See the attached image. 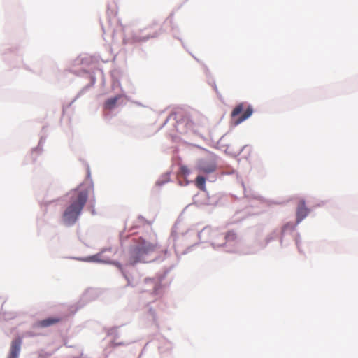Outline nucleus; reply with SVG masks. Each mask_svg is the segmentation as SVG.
Wrapping results in <instances>:
<instances>
[{"label": "nucleus", "mask_w": 358, "mask_h": 358, "mask_svg": "<svg viewBox=\"0 0 358 358\" xmlns=\"http://www.w3.org/2000/svg\"><path fill=\"white\" fill-rule=\"evenodd\" d=\"M92 192V185H82L69 194L68 205L62 215L65 225L72 226L77 222Z\"/></svg>", "instance_id": "f257e3e1"}, {"label": "nucleus", "mask_w": 358, "mask_h": 358, "mask_svg": "<svg viewBox=\"0 0 358 358\" xmlns=\"http://www.w3.org/2000/svg\"><path fill=\"white\" fill-rule=\"evenodd\" d=\"M157 247V243H150L140 238L138 244L130 250L131 263L145 262L146 256L153 252Z\"/></svg>", "instance_id": "f03ea898"}, {"label": "nucleus", "mask_w": 358, "mask_h": 358, "mask_svg": "<svg viewBox=\"0 0 358 358\" xmlns=\"http://www.w3.org/2000/svg\"><path fill=\"white\" fill-rule=\"evenodd\" d=\"M253 113V108L245 103L236 105L231 113V119L233 124L237 126L248 119Z\"/></svg>", "instance_id": "7ed1b4c3"}, {"label": "nucleus", "mask_w": 358, "mask_h": 358, "mask_svg": "<svg viewBox=\"0 0 358 358\" xmlns=\"http://www.w3.org/2000/svg\"><path fill=\"white\" fill-rule=\"evenodd\" d=\"M162 289V284L158 279L148 278L141 284L140 289L142 292H149L157 295Z\"/></svg>", "instance_id": "20e7f679"}, {"label": "nucleus", "mask_w": 358, "mask_h": 358, "mask_svg": "<svg viewBox=\"0 0 358 358\" xmlns=\"http://www.w3.org/2000/svg\"><path fill=\"white\" fill-rule=\"evenodd\" d=\"M217 166L214 162L208 160H201L197 166L199 172L204 174H209L215 171Z\"/></svg>", "instance_id": "39448f33"}, {"label": "nucleus", "mask_w": 358, "mask_h": 358, "mask_svg": "<svg viewBox=\"0 0 358 358\" xmlns=\"http://www.w3.org/2000/svg\"><path fill=\"white\" fill-rule=\"evenodd\" d=\"M22 338L18 337L15 338L12 341L10 344V348L9 350L8 355L7 358H18L20 350H21V345H22Z\"/></svg>", "instance_id": "423d86ee"}, {"label": "nucleus", "mask_w": 358, "mask_h": 358, "mask_svg": "<svg viewBox=\"0 0 358 358\" xmlns=\"http://www.w3.org/2000/svg\"><path fill=\"white\" fill-rule=\"evenodd\" d=\"M224 241L220 243L218 240L215 241V244L217 245H224L227 243H236L238 241V236L234 230H229L223 234Z\"/></svg>", "instance_id": "0eeeda50"}, {"label": "nucleus", "mask_w": 358, "mask_h": 358, "mask_svg": "<svg viewBox=\"0 0 358 358\" xmlns=\"http://www.w3.org/2000/svg\"><path fill=\"white\" fill-rule=\"evenodd\" d=\"M309 213V210L306 207L305 201L301 200L297 206L296 219L297 222L303 220Z\"/></svg>", "instance_id": "6e6552de"}, {"label": "nucleus", "mask_w": 358, "mask_h": 358, "mask_svg": "<svg viewBox=\"0 0 358 358\" xmlns=\"http://www.w3.org/2000/svg\"><path fill=\"white\" fill-rule=\"evenodd\" d=\"M62 321V318L59 317H51L45 318L38 321L36 325L39 327L45 328L55 325Z\"/></svg>", "instance_id": "1a4fd4ad"}, {"label": "nucleus", "mask_w": 358, "mask_h": 358, "mask_svg": "<svg viewBox=\"0 0 358 358\" xmlns=\"http://www.w3.org/2000/svg\"><path fill=\"white\" fill-rule=\"evenodd\" d=\"M120 98V96H116L115 97H112V98L107 99L104 104L105 108L109 109V110L113 109L115 106V105Z\"/></svg>", "instance_id": "9d476101"}, {"label": "nucleus", "mask_w": 358, "mask_h": 358, "mask_svg": "<svg viewBox=\"0 0 358 358\" xmlns=\"http://www.w3.org/2000/svg\"><path fill=\"white\" fill-rule=\"evenodd\" d=\"M196 185L199 189L204 191L206 189V178L203 176H198L196 178Z\"/></svg>", "instance_id": "9b49d317"}, {"label": "nucleus", "mask_w": 358, "mask_h": 358, "mask_svg": "<svg viewBox=\"0 0 358 358\" xmlns=\"http://www.w3.org/2000/svg\"><path fill=\"white\" fill-rule=\"evenodd\" d=\"M180 173L184 176H187L189 174L190 171L187 166H181L180 168Z\"/></svg>", "instance_id": "f8f14e48"}, {"label": "nucleus", "mask_w": 358, "mask_h": 358, "mask_svg": "<svg viewBox=\"0 0 358 358\" xmlns=\"http://www.w3.org/2000/svg\"><path fill=\"white\" fill-rule=\"evenodd\" d=\"M157 36V34H154V35H152V36H145V37H143V38H136V41H145V40L149 39L150 38L155 37V36Z\"/></svg>", "instance_id": "ddd939ff"}]
</instances>
